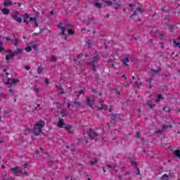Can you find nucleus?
Returning a JSON list of instances; mask_svg holds the SVG:
<instances>
[{"label": "nucleus", "mask_w": 180, "mask_h": 180, "mask_svg": "<svg viewBox=\"0 0 180 180\" xmlns=\"http://www.w3.org/2000/svg\"><path fill=\"white\" fill-rule=\"evenodd\" d=\"M44 121H39L34 125L32 130L30 129H26L25 136H27L30 133H33L35 136H39V134H41V129L44 127Z\"/></svg>", "instance_id": "1"}, {"label": "nucleus", "mask_w": 180, "mask_h": 180, "mask_svg": "<svg viewBox=\"0 0 180 180\" xmlns=\"http://www.w3.org/2000/svg\"><path fill=\"white\" fill-rule=\"evenodd\" d=\"M11 171L14 175H15V176H20V175H27V173H26V172H23L20 167L12 168L11 169Z\"/></svg>", "instance_id": "2"}, {"label": "nucleus", "mask_w": 180, "mask_h": 180, "mask_svg": "<svg viewBox=\"0 0 180 180\" xmlns=\"http://www.w3.org/2000/svg\"><path fill=\"white\" fill-rule=\"evenodd\" d=\"M6 84L9 85L8 88H10V92H13L12 86H15L16 84H19V80L16 79L9 78L8 79V81L5 82Z\"/></svg>", "instance_id": "3"}, {"label": "nucleus", "mask_w": 180, "mask_h": 180, "mask_svg": "<svg viewBox=\"0 0 180 180\" xmlns=\"http://www.w3.org/2000/svg\"><path fill=\"white\" fill-rule=\"evenodd\" d=\"M13 57H15V53H13L11 51H8L6 52V61H11V60H12V58H13Z\"/></svg>", "instance_id": "4"}, {"label": "nucleus", "mask_w": 180, "mask_h": 180, "mask_svg": "<svg viewBox=\"0 0 180 180\" xmlns=\"http://www.w3.org/2000/svg\"><path fill=\"white\" fill-rule=\"evenodd\" d=\"M32 49H33L34 50H37V46H36V44H30L25 49V51L30 53V51H32Z\"/></svg>", "instance_id": "5"}, {"label": "nucleus", "mask_w": 180, "mask_h": 180, "mask_svg": "<svg viewBox=\"0 0 180 180\" xmlns=\"http://www.w3.org/2000/svg\"><path fill=\"white\" fill-rule=\"evenodd\" d=\"M13 18L15 20H16V22H18V23H22V18L20 17H18V11L14 12Z\"/></svg>", "instance_id": "6"}, {"label": "nucleus", "mask_w": 180, "mask_h": 180, "mask_svg": "<svg viewBox=\"0 0 180 180\" xmlns=\"http://www.w3.org/2000/svg\"><path fill=\"white\" fill-rule=\"evenodd\" d=\"M58 27L59 30H60L61 34L64 36V32H65V29H67V27L64 26L63 24H60L59 25H58Z\"/></svg>", "instance_id": "7"}, {"label": "nucleus", "mask_w": 180, "mask_h": 180, "mask_svg": "<svg viewBox=\"0 0 180 180\" xmlns=\"http://www.w3.org/2000/svg\"><path fill=\"white\" fill-rule=\"evenodd\" d=\"M98 136V134H96V132L90 131V134H89L90 139L93 140L96 139V141L98 140V139H96Z\"/></svg>", "instance_id": "8"}, {"label": "nucleus", "mask_w": 180, "mask_h": 180, "mask_svg": "<svg viewBox=\"0 0 180 180\" xmlns=\"http://www.w3.org/2000/svg\"><path fill=\"white\" fill-rule=\"evenodd\" d=\"M94 102H95L94 97H91V98H88L86 100V103L88 106H90V107H92V105H94Z\"/></svg>", "instance_id": "9"}, {"label": "nucleus", "mask_w": 180, "mask_h": 180, "mask_svg": "<svg viewBox=\"0 0 180 180\" xmlns=\"http://www.w3.org/2000/svg\"><path fill=\"white\" fill-rule=\"evenodd\" d=\"M98 56L93 57V60L91 63V64L93 65V68H92L93 71H96V70L95 69V63H96V61H98Z\"/></svg>", "instance_id": "10"}, {"label": "nucleus", "mask_w": 180, "mask_h": 180, "mask_svg": "<svg viewBox=\"0 0 180 180\" xmlns=\"http://www.w3.org/2000/svg\"><path fill=\"white\" fill-rule=\"evenodd\" d=\"M58 127H60V129H63L64 127V120L60 119L58 122Z\"/></svg>", "instance_id": "11"}, {"label": "nucleus", "mask_w": 180, "mask_h": 180, "mask_svg": "<svg viewBox=\"0 0 180 180\" xmlns=\"http://www.w3.org/2000/svg\"><path fill=\"white\" fill-rule=\"evenodd\" d=\"M4 5V6H9V5H13V2L11 0H6Z\"/></svg>", "instance_id": "12"}, {"label": "nucleus", "mask_w": 180, "mask_h": 180, "mask_svg": "<svg viewBox=\"0 0 180 180\" xmlns=\"http://www.w3.org/2000/svg\"><path fill=\"white\" fill-rule=\"evenodd\" d=\"M142 13H143V10H141V8H136V11H134V15H139V14L141 15Z\"/></svg>", "instance_id": "13"}, {"label": "nucleus", "mask_w": 180, "mask_h": 180, "mask_svg": "<svg viewBox=\"0 0 180 180\" xmlns=\"http://www.w3.org/2000/svg\"><path fill=\"white\" fill-rule=\"evenodd\" d=\"M26 19H30V22H34V23L37 27V23L36 22V18H29V15H26Z\"/></svg>", "instance_id": "14"}, {"label": "nucleus", "mask_w": 180, "mask_h": 180, "mask_svg": "<svg viewBox=\"0 0 180 180\" xmlns=\"http://www.w3.org/2000/svg\"><path fill=\"white\" fill-rule=\"evenodd\" d=\"M179 41H180V37H179L178 41H176L175 39H174V44L175 47H179L180 48Z\"/></svg>", "instance_id": "15"}, {"label": "nucleus", "mask_w": 180, "mask_h": 180, "mask_svg": "<svg viewBox=\"0 0 180 180\" xmlns=\"http://www.w3.org/2000/svg\"><path fill=\"white\" fill-rule=\"evenodd\" d=\"M174 155H176V157H177V158H179L180 160V150H176L174 151Z\"/></svg>", "instance_id": "16"}, {"label": "nucleus", "mask_w": 180, "mask_h": 180, "mask_svg": "<svg viewBox=\"0 0 180 180\" xmlns=\"http://www.w3.org/2000/svg\"><path fill=\"white\" fill-rule=\"evenodd\" d=\"M4 15H9V10L8 8L1 9Z\"/></svg>", "instance_id": "17"}, {"label": "nucleus", "mask_w": 180, "mask_h": 180, "mask_svg": "<svg viewBox=\"0 0 180 180\" xmlns=\"http://www.w3.org/2000/svg\"><path fill=\"white\" fill-rule=\"evenodd\" d=\"M11 43H13V44L15 46H18V43H19V39L16 38L15 40H12Z\"/></svg>", "instance_id": "18"}, {"label": "nucleus", "mask_w": 180, "mask_h": 180, "mask_svg": "<svg viewBox=\"0 0 180 180\" xmlns=\"http://www.w3.org/2000/svg\"><path fill=\"white\" fill-rule=\"evenodd\" d=\"M66 130H68L70 133H72V131H70L71 129H72V127L71 125H67L65 127Z\"/></svg>", "instance_id": "19"}, {"label": "nucleus", "mask_w": 180, "mask_h": 180, "mask_svg": "<svg viewBox=\"0 0 180 180\" xmlns=\"http://www.w3.org/2000/svg\"><path fill=\"white\" fill-rule=\"evenodd\" d=\"M162 180H168L169 179V177H168V175L167 174H163L162 178H161Z\"/></svg>", "instance_id": "20"}, {"label": "nucleus", "mask_w": 180, "mask_h": 180, "mask_svg": "<svg viewBox=\"0 0 180 180\" xmlns=\"http://www.w3.org/2000/svg\"><path fill=\"white\" fill-rule=\"evenodd\" d=\"M68 34H70V36H73V34H74V32H73L72 30H71V29H68Z\"/></svg>", "instance_id": "21"}, {"label": "nucleus", "mask_w": 180, "mask_h": 180, "mask_svg": "<svg viewBox=\"0 0 180 180\" xmlns=\"http://www.w3.org/2000/svg\"><path fill=\"white\" fill-rule=\"evenodd\" d=\"M160 99H162V95L159 94L158 96V98L156 99V102H160Z\"/></svg>", "instance_id": "22"}, {"label": "nucleus", "mask_w": 180, "mask_h": 180, "mask_svg": "<svg viewBox=\"0 0 180 180\" xmlns=\"http://www.w3.org/2000/svg\"><path fill=\"white\" fill-rule=\"evenodd\" d=\"M86 43L87 46H88V47H91V43H92V40H91V39H89V41L86 40Z\"/></svg>", "instance_id": "23"}, {"label": "nucleus", "mask_w": 180, "mask_h": 180, "mask_svg": "<svg viewBox=\"0 0 180 180\" xmlns=\"http://www.w3.org/2000/svg\"><path fill=\"white\" fill-rule=\"evenodd\" d=\"M127 63H129V59H128V58L124 59V60H123V64H124V65H127Z\"/></svg>", "instance_id": "24"}, {"label": "nucleus", "mask_w": 180, "mask_h": 180, "mask_svg": "<svg viewBox=\"0 0 180 180\" xmlns=\"http://www.w3.org/2000/svg\"><path fill=\"white\" fill-rule=\"evenodd\" d=\"M23 52V49H17L15 52L14 54H18L19 53H22Z\"/></svg>", "instance_id": "25"}, {"label": "nucleus", "mask_w": 180, "mask_h": 180, "mask_svg": "<svg viewBox=\"0 0 180 180\" xmlns=\"http://www.w3.org/2000/svg\"><path fill=\"white\" fill-rule=\"evenodd\" d=\"M60 115L62 116V117H64V116H67V112L65 111L60 112Z\"/></svg>", "instance_id": "26"}, {"label": "nucleus", "mask_w": 180, "mask_h": 180, "mask_svg": "<svg viewBox=\"0 0 180 180\" xmlns=\"http://www.w3.org/2000/svg\"><path fill=\"white\" fill-rule=\"evenodd\" d=\"M103 4H105L106 5H112V2L111 1H103Z\"/></svg>", "instance_id": "27"}, {"label": "nucleus", "mask_w": 180, "mask_h": 180, "mask_svg": "<svg viewBox=\"0 0 180 180\" xmlns=\"http://www.w3.org/2000/svg\"><path fill=\"white\" fill-rule=\"evenodd\" d=\"M108 105H103L102 107H98V110H102V109H107Z\"/></svg>", "instance_id": "28"}, {"label": "nucleus", "mask_w": 180, "mask_h": 180, "mask_svg": "<svg viewBox=\"0 0 180 180\" xmlns=\"http://www.w3.org/2000/svg\"><path fill=\"white\" fill-rule=\"evenodd\" d=\"M57 58H56V56H52L51 58V63H54V61H56Z\"/></svg>", "instance_id": "29"}, {"label": "nucleus", "mask_w": 180, "mask_h": 180, "mask_svg": "<svg viewBox=\"0 0 180 180\" xmlns=\"http://www.w3.org/2000/svg\"><path fill=\"white\" fill-rule=\"evenodd\" d=\"M95 6H96V8H101L102 4L96 3V4H95Z\"/></svg>", "instance_id": "30"}, {"label": "nucleus", "mask_w": 180, "mask_h": 180, "mask_svg": "<svg viewBox=\"0 0 180 180\" xmlns=\"http://www.w3.org/2000/svg\"><path fill=\"white\" fill-rule=\"evenodd\" d=\"M96 162H98V160L94 159V161H91V165H94V164H96Z\"/></svg>", "instance_id": "31"}, {"label": "nucleus", "mask_w": 180, "mask_h": 180, "mask_svg": "<svg viewBox=\"0 0 180 180\" xmlns=\"http://www.w3.org/2000/svg\"><path fill=\"white\" fill-rule=\"evenodd\" d=\"M136 84L138 86H140V85H141V82H140V79H138V81L136 82Z\"/></svg>", "instance_id": "32"}, {"label": "nucleus", "mask_w": 180, "mask_h": 180, "mask_svg": "<svg viewBox=\"0 0 180 180\" xmlns=\"http://www.w3.org/2000/svg\"><path fill=\"white\" fill-rule=\"evenodd\" d=\"M116 117H117V115H111V119H112V120H116Z\"/></svg>", "instance_id": "33"}, {"label": "nucleus", "mask_w": 180, "mask_h": 180, "mask_svg": "<svg viewBox=\"0 0 180 180\" xmlns=\"http://www.w3.org/2000/svg\"><path fill=\"white\" fill-rule=\"evenodd\" d=\"M41 71H43V69L41 67H39L37 70L38 74H41Z\"/></svg>", "instance_id": "34"}, {"label": "nucleus", "mask_w": 180, "mask_h": 180, "mask_svg": "<svg viewBox=\"0 0 180 180\" xmlns=\"http://www.w3.org/2000/svg\"><path fill=\"white\" fill-rule=\"evenodd\" d=\"M107 168H116V166L110 165H107Z\"/></svg>", "instance_id": "35"}, {"label": "nucleus", "mask_w": 180, "mask_h": 180, "mask_svg": "<svg viewBox=\"0 0 180 180\" xmlns=\"http://www.w3.org/2000/svg\"><path fill=\"white\" fill-rule=\"evenodd\" d=\"M136 175H140V169L139 167H136Z\"/></svg>", "instance_id": "36"}, {"label": "nucleus", "mask_w": 180, "mask_h": 180, "mask_svg": "<svg viewBox=\"0 0 180 180\" xmlns=\"http://www.w3.org/2000/svg\"><path fill=\"white\" fill-rule=\"evenodd\" d=\"M168 127H172V126H169V127H166L165 125H163V127H162V129H163V130H166L167 129V128H168Z\"/></svg>", "instance_id": "37"}, {"label": "nucleus", "mask_w": 180, "mask_h": 180, "mask_svg": "<svg viewBox=\"0 0 180 180\" xmlns=\"http://www.w3.org/2000/svg\"><path fill=\"white\" fill-rule=\"evenodd\" d=\"M34 92H36L37 94L39 92V89L37 87H34Z\"/></svg>", "instance_id": "38"}, {"label": "nucleus", "mask_w": 180, "mask_h": 180, "mask_svg": "<svg viewBox=\"0 0 180 180\" xmlns=\"http://www.w3.org/2000/svg\"><path fill=\"white\" fill-rule=\"evenodd\" d=\"M130 8H131V9H134V6H136V4L133 5V4H129Z\"/></svg>", "instance_id": "39"}, {"label": "nucleus", "mask_w": 180, "mask_h": 180, "mask_svg": "<svg viewBox=\"0 0 180 180\" xmlns=\"http://www.w3.org/2000/svg\"><path fill=\"white\" fill-rule=\"evenodd\" d=\"M49 82H50L49 79H45V83L46 84V85H49Z\"/></svg>", "instance_id": "40"}, {"label": "nucleus", "mask_w": 180, "mask_h": 180, "mask_svg": "<svg viewBox=\"0 0 180 180\" xmlns=\"http://www.w3.org/2000/svg\"><path fill=\"white\" fill-rule=\"evenodd\" d=\"M25 70H27V71H29V70H30V66H25Z\"/></svg>", "instance_id": "41"}, {"label": "nucleus", "mask_w": 180, "mask_h": 180, "mask_svg": "<svg viewBox=\"0 0 180 180\" xmlns=\"http://www.w3.org/2000/svg\"><path fill=\"white\" fill-rule=\"evenodd\" d=\"M91 22H94L93 18L90 19L89 22H87V25H90Z\"/></svg>", "instance_id": "42"}, {"label": "nucleus", "mask_w": 180, "mask_h": 180, "mask_svg": "<svg viewBox=\"0 0 180 180\" xmlns=\"http://www.w3.org/2000/svg\"><path fill=\"white\" fill-rule=\"evenodd\" d=\"M84 93V90H81L79 92V94H78V96H80V95L82 94H83Z\"/></svg>", "instance_id": "43"}, {"label": "nucleus", "mask_w": 180, "mask_h": 180, "mask_svg": "<svg viewBox=\"0 0 180 180\" xmlns=\"http://www.w3.org/2000/svg\"><path fill=\"white\" fill-rule=\"evenodd\" d=\"M84 55H82V54H79L78 56H77V59H79V58H81V57H82Z\"/></svg>", "instance_id": "44"}, {"label": "nucleus", "mask_w": 180, "mask_h": 180, "mask_svg": "<svg viewBox=\"0 0 180 180\" xmlns=\"http://www.w3.org/2000/svg\"><path fill=\"white\" fill-rule=\"evenodd\" d=\"M119 6H120L119 4H115V8L117 9V8H119Z\"/></svg>", "instance_id": "45"}, {"label": "nucleus", "mask_w": 180, "mask_h": 180, "mask_svg": "<svg viewBox=\"0 0 180 180\" xmlns=\"http://www.w3.org/2000/svg\"><path fill=\"white\" fill-rule=\"evenodd\" d=\"M131 165H134V167H136V165H137V163L134 162H131Z\"/></svg>", "instance_id": "46"}, {"label": "nucleus", "mask_w": 180, "mask_h": 180, "mask_svg": "<svg viewBox=\"0 0 180 180\" xmlns=\"http://www.w3.org/2000/svg\"><path fill=\"white\" fill-rule=\"evenodd\" d=\"M136 137L137 139H140V134H137L136 135Z\"/></svg>", "instance_id": "47"}, {"label": "nucleus", "mask_w": 180, "mask_h": 180, "mask_svg": "<svg viewBox=\"0 0 180 180\" xmlns=\"http://www.w3.org/2000/svg\"><path fill=\"white\" fill-rule=\"evenodd\" d=\"M148 105L151 108H154V105H151V103H148Z\"/></svg>", "instance_id": "48"}, {"label": "nucleus", "mask_w": 180, "mask_h": 180, "mask_svg": "<svg viewBox=\"0 0 180 180\" xmlns=\"http://www.w3.org/2000/svg\"><path fill=\"white\" fill-rule=\"evenodd\" d=\"M6 40L7 41H11V39H10L9 37H6Z\"/></svg>", "instance_id": "49"}, {"label": "nucleus", "mask_w": 180, "mask_h": 180, "mask_svg": "<svg viewBox=\"0 0 180 180\" xmlns=\"http://www.w3.org/2000/svg\"><path fill=\"white\" fill-rule=\"evenodd\" d=\"M56 88H57V89H61V86H60L56 85Z\"/></svg>", "instance_id": "50"}, {"label": "nucleus", "mask_w": 180, "mask_h": 180, "mask_svg": "<svg viewBox=\"0 0 180 180\" xmlns=\"http://www.w3.org/2000/svg\"><path fill=\"white\" fill-rule=\"evenodd\" d=\"M165 110H168V107H164L163 108Z\"/></svg>", "instance_id": "51"}, {"label": "nucleus", "mask_w": 180, "mask_h": 180, "mask_svg": "<svg viewBox=\"0 0 180 180\" xmlns=\"http://www.w3.org/2000/svg\"><path fill=\"white\" fill-rule=\"evenodd\" d=\"M162 131H156V133L158 134H160V133H161Z\"/></svg>", "instance_id": "52"}, {"label": "nucleus", "mask_w": 180, "mask_h": 180, "mask_svg": "<svg viewBox=\"0 0 180 180\" xmlns=\"http://www.w3.org/2000/svg\"><path fill=\"white\" fill-rule=\"evenodd\" d=\"M23 22L27 23V20H26V18H25V19H24Z\"/></svg>", "instance_id": "53"}, {"label": "nucleus", "mask_w": 180, "mask_h": 180, "mask_svg": "<svg viewBox=\"0 0 180 180\" xmlns=\"http://www.w3.org/2000/svg\"><path fill=\"white\" fill-rule=\"evenodd\" d=\"M158 71H160V70H153V72H158Z\"/></svg>", "instance_id": "54"}, {"label": "nucleus", "mask_w": 180, "mask_h": 180, "mask_svg": "<svg viewBox=\"0 0 180 180\" xmlns=\"http://www.w3.org/2000/svg\"><path fill=\"white\" fill-rule=\"evenodd\" d=\"M27 165H28L27 163H26V164L25 165V168H27Z\"/></svg>", "instance_id": "55"}, {"label": "nucleus", "mask_w": 180, "mask_h": 180, "mask_svg": "<svg viewBox=\"0 0 180 180\" xmlns=\"http://www.w3.org/2000/svg\"><path fill=\"white\" fill-rule=\"evenodd\" d=\"M71 106V104L68 103V108H70Z\"/></svg>", "instance_id": "56"}, {"label": "nucleus", "mask_w": 180, "mask_h": 180, "mask_svg": "<svg viewBox=\"0 0 180 180\" xmlns=\"http://www.w3.org/2000/svg\"><path fill=\"white\" fill-rule=\"evenodd\" d=\"M75 105H80L79 103L75 102Z\"/></svg>", "instance_id": "57"}, {"label": "nucleus", "mask_w": 180, "mask_h": 180, "mask_svg": "<svg viewBox=\"0 0 180 180\" xmlns=\"http://www.w3.org/2000/svg\"><path fill=\"white\" fill-rule=\"evenodd\" d=\"M109 112H112V108H110Z\"/></svg>", "instance_id": "58"}, {"label": "nucleus", "mask_w": 180, "mask_h": 180, "mask_svg": "<svg viewBox=\"0 0 180 180\" xmlns=\"http://www.w3.org/2000/svg\"><path fill=\"white\" fill-rule=\"evenodd\" d=\"M103 172H106V169H105V168H103Z\"/></svg>", "instance_id": "59"}, {"label": "nucleus", "mask_w": 180, "mask_h": 180, "mask_svg": "<svg viewBox=\"0 0 180 180\" xmlns=\"http://www.w3.org/2000/svg\"><path fill=\"white\" fill-rule=\"evenodd\" d=\"M122 77L126 79V76H124V75H123Z\"/></svg>", "instance_id": "60"}, {"label": "nucleus", "mask_w": 180, "mask_h": 180, "mask_svg": "<svg viewBox=\"0 0 180 180\" xmlns=\"http://www.w3.org/2000/svg\"><path fill=\"white\" fill-rule=\"evenodd\" d=\"M36 154H39V151L36 150L35 151Z\"/></svg>", "instance_id": "61"}, {"label": "nucleus", "mask_w": 180, "mask_h": 180, "mask_svg": "<svg viewBox=\"0 0 180 180\" xmlns=\"http://www.w3.org/2000/svg\"><path fill=\"white\" fill-rule=\"evenodd\" d=\"M59 94H64V92H63V91H59Z\"/></svg>", "instance_id": "62"}, {"label": "nucleus", "mask_w": 180, "mask_h": 180, "mask_svg": "<svg viewBox=\"0 0 180 180\" xmlns=\"http://www.w3.org/2000/svg\"><path fill=\"white\" fill-rule=\"evenodd\" d=\"M51 15H53V13H54V12L53 11H51Z\"/></svg>", "instance_id": "63"}, {"label": "nucleus", "mask_w": 180, "mask_h": 180, "mask_svg": "<svg viewBox=\"0 0 180 180\" xmlns=\"http://www.w3.org/2000/svg\"><path fill=\"white\" fill-rule=\"evenodd\" d=\"M73 61H77V59H75H75H73Z\"/></svg>", "instance_id": "64"}]
</instances>
